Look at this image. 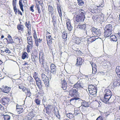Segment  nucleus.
Returning a JSON list of instances; mask_svg holds the SVG:
<instances>
[{"mask_svg":"<svg viewBox=\"0 0 120 120\" xmlns=\"http://www.w3.org/2000/svg\"><path fill=\"white\" fill-rule=\"evenodd\" d=\"M82 11L79 12V14L76 15L74 18L75 20L77 22H82L84 21L85 18L86 12L82 9H80L79 10L80 11Z\"/></svg>","mask_w":120,"mask_h":120,"instance_id":"nucleus-1","label":"nucleus"},{"mask_svg":"<svg viewBox=\"0 0 120 120\" xmlns=\"http://www.w3.org/2000/svg\"><path fill=\"white\" fill-rule=\"evenodd\" d=\"M39 61L40 64L41 65L42 67L44 68V62L45 60L44 59V55L43 52L41 51H40L39 52Z\"/></svg>","mask_w":120,"mask_h":120,"instance_id":"nucleus-2","label":"nucleus"},{"mask_svg":"<svg viewBox=\"0 0 120 120\" xmlns=\"http://www.w3.org/2000/svg\"><path fill=\"white\" fill-rule=\"evenodd\" d=\"M88 89L90 94L93 95L96 94L97 92V88L96 86L90 84L88 86Z\"/></svg>","mask_w":120,"mask_h":120,"instance_id":"nucleus-3","label":"nucleus"},{"mask_svg":"<svg viewBox=\"0 0 120 120\" xmlns=\"http://www.w3.org/2000/svg\"><path fill=\"white\" fill-rule=\"evenodd\" d=\"M79 94L77 89H72L69 91V94L72 97H78Z\"/></svg>","mask_w":120,"mask_h":120,"instance_id":"nucleus-4","label":"nucleus"},{"mask_svg":"<svg viewBox=\"0 0 120 120\" xmlns=\"http://www.w3.org/2000/svg\"><path fill=\"white\" fill-rule=\"evenodd\" d=\"M44 105L45 109L46 112L48 115H49L51 113L52 109L55 108L54 107L51 105H47L46 106L44 104Z\"/></svg>","mask_w":120,"mask_h":120,"instance_id":"nucleus-5","label":"nucleus"},{"mask_svg":"<svg viewBox=\"0 0 120 120\" xmlns=\"http://www.w3.org/2000/svg\"><path fill=\"white\" fill-rule=\"evenodd\" d=\"M25 26L27 28V34L28 35H30L31 34V24L30 21H26L25 23Z\"/></svg>","mask_w":120,"mask_h":120,"instance_id":"nucleus-6","label":"nucleus"},{"mask_svg":"<svg viewBox=\"0 0 120 120\" xmlns=\"http://www.w3.org/2000/svg\"><path fill=\"white\" fill-rule=\"evenodd\" d=\"M112 85L114 87L119 86L120 85V80L117 78H115L112 82Z\"/></svg>","mask_w":120,"mask_h":120,"instance_id":"nucleus-7","label":"nucleus"},{"mask_svg":"<svg viewBox=\"0 0 120 120\" xmlns=\"http://www.w3.org/2000/svg\"><path fill=\"white\" fill-rule=\"evenodd\" d=\"M84 62V60L82 58L78 57L77 59L75 65L77 67H80Z\"/></svg>","mask_w":120,"mask_h":120,"instance_id":"nucleus-8","label":"nucleus"},{"mask_svg":"<svg viewBox=\"0 0 120 120\" xmlns=\"http://www.w3.org/2000/svg\"><path fill=\"white\" fill-rule=\"evenodd\" d=\"M51 72L53 74H55L56 71V66L53 63L51 64L50 65Z\"/></svg>","mask_w":120,"mask_h":120,"instance_id":"nucleus-9","label":"nucleus"},{"mask_svg":"<svg viewBox=\"0 0 120 120\" xmlns=\"http://www.w3.org/2000/svg\"><path fill=\"white\" fill-rule=\"evenodd\" d=\"M74 88H76L77 90L80 88H83L84 86L82 82H80L78 81L74 85Z\"/></svg>","mask_w":120,"mask_h":120,"instance_id":"nucleus-10","label":"nucleus"},{"mask_svg":"<svg viewBox=\"0 0 120 120\" xmlns=\"http://www.w3.org/2000/svg\"><path fill=\"white\" fill-rule=\"evenodd\" d=\"M92 31L93 33L97 35V36H99L101 35V32L100 29L93 27L92 28Z\"/></svg>","mask_w":120,"mask_h":120,"instance_id":"nucleus-11","label":"nucleus"},{"mask_svg":"<svg viewBox=\"0 0 120 120\" xmlns=\"http://www.w3.org/2000/svg\"><path fill=\"white\" fill-rule=\"evenodd\" d=\"M102 65L105 67V68L110 67L112 66V63L108 61H105L102 62Z\"/></svg>","mask_w":120,"mask_h":120,"instance_id":"nucleus-12","label":"nucleus"},{"mask_svg":"<svg viewBox=\"0 0 120 120\" xmlns=\"http://www.w3.org/2000/svg\"><path fill=\"white\" fill-rule=\"evenodd\" d=\"M21 22H20V24H19L17 26V29L18 31L20 33H23L24 31V26L21 24Z\"/></svg>","mask_w":120,"mask_h":120,"instance_id":"nucleus-13","label":"nucleus"},{"mask_svg":"<svg viewBox=\"0 0 120 120\" xmlns=\"http://www.w3.org/2000/svg\"><path fill=\"white\" fill-rule=\"evenodd\" d=\"M9 101V98L3 97L1 99L0 101L3 105H5L8 104Z\"/></svg>","mask_w":120,"mask_h":120,"instance_id":"nucleus-14","label":"nucleus"},{"mask_svg":"<svg viewBox=\"0 0 120 120\" xmlns=\"http://www.w3.org/2000/svg\"><path fill=\"white\" fill-rule=\"evenodd\" d=\"M98 36H92L88 38L87 42L88 44L90 43L98 38Z\"/></svg>","mask_w":120,"mask_h":120,"instance_id":"nucleus-15","label":"nucleus"},{"mask_svg":"<svg viewBox=\"0 0 120 120\" xmlns=\"http://www.w3.org/2000/svg\"><path fill=\"white\" fill-rule=\"evenodd\" d=\"M90 12L91 13L97 15H100V10L98 8L95 9L93 7H92L91 8Z\"/></svg>","mask_w":120,"mask_h":120,"instance_id":"nucleus-16","label":"nucleus"},{"mask_svg":"<svg viewBox=\"0 0 120 120\" xmlns=\"http://www.w3.org/2000/svg\"><path fill=\"white\" fill-rule=\"evenodd\" d=\"M16 109L18 113L20 114L23 112V108L22 106L19 105L17 104L16 105Z\"/></svg>","mask_w":120,"mask_h":120,"instance_id":"nucleus-17","label":"nucleus"},{"mask_svg":"<svg viewBox=\"0 0 120 120\" xmlns=\"http://www.w3.org/2000/svg\"><path fill=\"white\" fill-rule=\"evenodd\" d=\"M66 22L67 28L69 31H71L72 30V28L71 24V21L70 19H67Z\"/></svg>","mask_w":120,"mask_h":120,"instance_id":"nucleus-18","label":"nucleus"},{"mask_svg":"<svg viewBox=\"0 0 120 120\" xmlns=\"http://www.w3.org/2000/svg\"><path fill=\"white\" fill-rule=\"evenodd\" d=\"M34 39L35 45L37 47H38L39 45V43H40L42 41V39L40 38L38 39V37L34 38Z\"/></svg>","mask_w":120,"mask_h":120,"instance_id":"nucleus-19","label":"nucleus"},{"mask_svg":"<svg viewBox=\"0 0 120 120\" xmlns=\"http://www.w3.org/2000/svg\"><path fill=\"white\" fill-rule=\"evenodd\" d=\"M36 84L38 88H41L42 86L41 81L40 78L35 80Z\"/></svg>","mask_w":120,"mask_h":120,"instance_id":"nucleus-20","label":"nucleus"},{"mask_svg":"<svg viewBox=\"0 0 120 120\" xmlns=\"http://www.w3.org/2000/svg\"><path fill=\"white\" fill-rule=\"evenodd\" d=\"M7 38L8 39L5 38V39L7 41L8 43L9 44H12L13 43H14L13 41V40L12 39L11 36L9 34H8Z\"/></svg>","mask_w":120,"mask_h":120,"instance_id":"nucleus-21","label":"nucleus"},{"mask_svg":"<svg viewBox=\"0 0 120 120\" xmlns=\"http://www.w3.org/2000/svg\"><path fill=\"white\" fill-rule=\"evenodd\" d=\"M86 24H81L79 23L77 26V28L82 30H85L86 28Z\"/></svg>","mask_w":120,"mask_h":120,"instance_id":"nucleus-22","label":"nucleus"},{"mask_svg":"<svg viewBox=\"0 0 120 120\" xmlns=\"http://www.w3.org/2000/svg\"><path fill=\"white\" fill-rule=\"evenodd\" d=\"M42 80L44 82L45 86L46 87H48L49 86V79L47 77L43 79Z\"/></svg>","mask_w":120,"mask_h":120,"instance_id":"nucleus-23","label":"nucleus"},{"mask_svg":"<svg viewBox=\"0 0 120 120\" xmlns=\"http://www.w3.org/2000/svg\"><path fill=\"white\" fill-rule=\"evenodd\" d=\"M111 97L110 96L104 95L103 99L102 100L103 102L105 103H107L109 101Z\"/></svg>","mask_w":120,"mask_h":120,"instance_id":"nucleus-24","label":"nucleus"},{"mask_svg":"<svg viewBox=\"0 0 120 120\" xmlns=\"http://www.w3.org/2000/svg\"><path fill=\"white\" fill-rule=\"evenodd\" d=\"M112 25L111 24L107 25L105 28V30L109 31L112 32Z\"/></svg>","mask_w":120,"mask_h":120,"instance_id":"nucleus-25","label":"nucleus"},{"mask_svg":"<svg viewBox=\"0 0 120 120\" xmlns=\"http://www.w3.org/2000/svg\"><path fill=\"white\" fill-rule=\"evenodd\" d=\"M11 89L10 87L6 86L3 88L2 91L4 93H8L9 92Z\"/></svg>","mask_w":120,"mask_h":120,"instance_id":"nucleus-26","label":"nucleus"},{"mask_svg":"<svg viewBox=\"0 0 120 120\" xmlns=\"http://www.w3.org/2000/svg\"><path fill=\"white\" fill-rule=\"evenodd\" d=\"M46 41H52V37L51 34L48 31L46 33Z\"/></svg>","mask_w":120,"mask_h":120,"instance_id":"nucleus-27","label":"nucleus"},{"mask_svg":"<svg viewBox=\"0 0 120 120\" xmlns=\"http://www.w3.org/2000/svg\"><path fill=\"white\" fill-rule=\"evenodd\" d=\"M48 10L49 14H50L51 15H53L54 9L50 5L48 6Z\"/></svg>","mask_w":120,"mask_h":120,"instance_id":"nucleus-28","label":"nucleus"},{"mask_svg":"<svg viewBox=\"0 0 120 120\" xmlns=\"http://www.w3.org/2000/svg\"><path fill=\"white\" fill-rule=\"evenodd\" d=\"M51 17L52 19V22L53 24V25L54 26H55V25H56V17L54 16L53 15H52Z\"/></svg>","mask_w":120,"mask_h":120,"instance_id":"nucleus-29","label":"nucleus"},{"mask_svg":"<svg viewBox=\"0 0 120 120\" xmlns=\"http://www.w3.org/2000/svg\"><path fill=\"white\" fill-rule=\"evenodd\" d=\"M72 42L75 43L79 44L81 42L80 38L78 37H75L72 40Z\"/></svg>","mask_w":120,"mask_h":120,"instance_id":"nucleus-30","label":"nucleus"},{"mask_svg":"<svg viewBox=\"0 0 120 120\" xmlns=\"http://www.w3.org/2000/svg\"><path fill=\"white\" fill-rule=\"evenodd\" d=\"M62 38H63L64 39V42H66L67 40V33H66V31H64L62 34Z\"/></svg>","mask_w":120,"mask_h":120,"instance_id":"nucleus-31","label":"nucleus"},{"mask_svg":"<svg viewBox=\"0 0 120 120\" xmlns=\"http://www.w3.org/2000/svg\"><path fill=\"white\" fill-rule=\"evenodd\" d=\"M104 35L105 37H108L112 33V32L109 31L105 30Z\"/></svg>","mask_w":120,"mask_h":120,"instance_id":"nucleus-32","label":"nucleus"},{"mask_svg":"<svg viewBox=\"0 0 120 120\" xmlns=\"http://www.w3.org/2000/svg\"><path fill=\"white\" fill-rule=\"evenodd\" d=\"M17 2V0H12V5L13 8V9L15 12L16 14L17 13V8H16V4Z\"/></svg>","mask_w":120,"mask_h":120,"instance_id":"nucleus-33","label":"nucleus"},{"mask_svg":"<svg viewBox=\"0 0 120 120\" xmlns=\"http://www.w3.org/2000/svg\"><path fill=\"white\" fill-rule=\"evenodd\" d=\"M14 43L17 45H19L20 44L21 39L18 37H16L14 38Z\"/></svg>","mask_w":120,"mask_h":120,"instance_id":"nucleus-34","label":"nucleus"},{"mask_svg":"<svg viewBox=\"0 0 120 120\" xmlns=\"http://www.w3.org/2000/svg\"><path fill=\"white\" fill-rule=\"evenodd\" d=\"M28 45H27V47L26 48V49L27 52H29L30 51V50L33 47V44H28Z\"/></svg>","mask_w":120,"mask_h":120,"instance_id":"nucleus-35","label":"nucleus"},{"mask_svg":"<svg viewBox=\"0 0 120 120\" xmlns=\"http://www.w3.org/2000/svg\"><path fill=\"white\" fill-rule=\"evenodd\" d=\"M57 8L59 16L60 17H61L62 15L61 10V6L60 4H57Z\"/></svg>","mask_w":120,"mask_h":120,"instance_id":"nucleus-36","label":"nucleus"},{"mask_svg":"<svg viewBox=\"0 0 120 120\" xmlns=\"http://www.w3.org/2000/svg\"><path fill=\"white\" fill-rule=\"evenodd\" d=\"M47 41V43L48 46L50 50H52V41Z\"/></svg>","mask_w":120,"mask_h":120,"instance_id":"nucleus-37","label":"nucleus"},{"mask_svg":"<svg viewBox=\"0 0 120 120\" xmlns=\"http://www.w3.org/2000/svg\"><path fill=\"white\" fill-rule=\"evenodd\" d=\"M34 116V114L33 111L30 112L28 114V118L29 119H31L33 118Z\"/></svg>","mask_w":120,"mask_h":120,"instance_id":"nucleus-38","label":"nucleus"},{"mask_svg":"<svg viewBox=\"0 0 120 120\" xmlns=\"http://www.w3.org/2000/svg\"><path fill=\"white\" fill-rule=\"evenodd\" d=\"M27 43L28 44H33V42L32 37L29 36L27 38Z\"/></svg>","mask_w":120,"mask_h":120,"instance_id":"nucleus-39","label":"nucleus"},{"mask_svg":"<svg viewBox=\"0 0 120 120\" xmlns=\"http://www.w3.org/2000/svg\"><path fill=\"white\" fill-rule=\"evenodd\" d=\"M105 95L111 97L112 95L111 91L109 89H106L105 91Z\"/></svg>","mask_w":120,"mask_h":120,"instance_id":"nucleus-40","label":"nucleus"},{"mask_svg":"<svg viewBox=\"0 0 120 120\" xmlns=\"http://www.w3.org/2000/svg\"><path fill=\"white\" fill-rule=\"evenodd\" d=\"M116 71L118 76L120 77V66H117L116 67Z\"/></svg>","mask_w":120,"mask_h":120,"instance_id":"nucleus-41","label":"nucleus"},{"mask_svg":"<svg viewBox=\"0 0 120 120\" xmlns=\"http://www.w3.org/2000/svg\"><path fill=\"white\" fill-rule=\"evenodd\" d=\"M38 56L31 55V59L33 62H36L38 60Z\"/></svg>","mask_w":120,"mask_h":120,"instance_id":"nucleus-42","label":"nucleus"},{"mask_svg":"<svg viewBox=\"0 0 120 120\" xmlns=\"http://www.w3.org/2000/svg\"><path fill=\"white\" fill-rule=\"evenodd\" d=\"M82 105L83 106L85 107H89L90 106V102L84 101L82 102Z\"/></svg>","mask_w":120,"mask_h":120,"instance_id":"nucleus-43","label":"nucleus"},{"mask_svg":"<svg viewBox=\"0 0 120 120\" xmlns=\"http://www.w3.org/2000/svg\"><path fill=\"white\" fill-rule=\"evenodd\" d=\"M66 115L67 117L70 119H74V114H73L71 113H67L66 114Z\"/></svg>","mask_w":120,"mask_h":120,"instance_id":"nucleus-44","label":"nucleus"},{"mask_svg":"<svg viewBox=\"0 0 120 120\" xmlns=\"http://www.w3.org/2000/svg\"><path fill=\"white\" fill-rule=\"evenodd\" d=\"M25 93L27 96L28 97H30L31 95L29 89H27L26 92H25Z\"/></svg>","mask_w":120,"mask_h":120,"instance_id":"nucleus-45","label":"nucleus"},{"mask_svg":"<svg viewBox=\"0 0 120 120\" xmlns=\"http://www.w3.org/2000/svg\"><path fill=\"white\" fill-rule=\"evenodd\" d=\"M22 0H19V4L21 9L22 12H23L24 11V9L23 8V6L22 3Z\"/></svg>","mask_w":120,"mask_h":120,"instance_id":"nucleus-46","label":"nucleus"},{"mask_svg":"<svg viewBox=\"0 0 120 120\" xmlns=\"http://www.w3.org/2000/svg\"><path fill=\"white\" fill-rule=\"evenodd\" d=\"M28 54L26 52L22 53V58L23 60L25 59L26 58H27Z\"/></svg>","mask_w":120,"mask_h":120,"instance_id":"nucleus-47","label":"nucleus"},{"mask_svg":"<svg viewBox=\"0 0 120 120\" xmlns=\"http://www.w3.org/2000/svg\"><path fill=\"white\" fill-rule=\"evenodd\" d=\"M111 40L112 41H116L117 40L116 37L115 35H112L110 37Z\"/></svg>","mask_w":120,"mask_h":120,"instance_id":"nucleus-48","label":"nucleus"},{"mask_svg":"<svg viewBox=\"0 0 120 120\" xmlns=\"http://www.w3.org/2000/svg\"><path fill=\"white\" fill-rule=\"evenodd\" d=\"M99 15H94L93 16L92 18L94 21L97 20L99 18Z\"/></svg>","mask_w":120,"mask_h":120,"instance_id":"nucleus-49","label":"nucleus"},{"mask_svg":"<svg viewBox=\"0 0 120 120\" xmlns=\"http://www.w3.org/2000/svg\"><path fill=\"white\" fill-rule=\"evenodd\" d=\"M27 80L30 84H31V83H32L33 82H34L33 78L31 76H28L27 78Z\"/></svg>","mask_w":120,"mask_h":120,"instance_id":"nucleus-50","label":"nucleus"},{"mask_svg":"<svg viewBox=\"0 0 120 120\" xmlns=\"http://www.w3.org/2000/svg\"><path fill=\"white\" fill-rule=\"evenodd\" d=\"M38 52L36 49H34L31 54V55L38 56Z\"/></svg>","mask_w":120,"mask_h":120,"instance_id":"nucleus-51","label":"nucleus"},{"mask_svg":"<svg viewBox=\"0 0 120 120\" xmlns=\"http://www.w3.org/2000/svg\"><path fill=\"white\" fill-rule=\"evenodd\" d=\"M78 5L79 6H82L84 4V2L82 0H77Z\"/></svg>","mask_w":120,"mask_h":120,"instance_id":"nucleus-52","label":"nucleus"},{"mask_svg":"<svg viewBox=\"0 0 120 120\" xmlns=\"http://www.w3.org/2000/svg\"><path fill=\"white\" fill-rule=\"evenodd\" d=\"M32 32L33 33V36L34 38H37L36 32L34 29H32Z\"/></svg>","mask_w":120,"mask_h":120,"instance_id":"nucleus-53","label":"nucleus"},{"mask_svg":"<svg viewBox=\"0 0 120 120\" xmlns=\"http://www.w3.org/2000/svg\"><path fill=\"white\" fill-rule=\"evenodd\" d=\"M3 116L4 120H9L10 119V116L8 115H4Z\"/></svg>","mask_w":120,"mask_h":120,"instance_id":"nucleus-54","label":"nucleus"},{"mask_svg":"<svg viewBox=\"0 0 120 120\" xmlns=\"http://www.w3.org/2000/svg\"><path fill=\"white\" fill-rule=\"evenodd\" d=\"M109 115L108 112H105L102 113L101 116L103 117H106Z\"/></svg>","mask_w":120,"mask_h":120,"instance_id":"nucleus-55","label":"nucleus"},{"mask_svg":"<svg viewBox=\"0 0 120 120\" xmlns=\"http://www.w3.org/2000/svg\"><path fill=\"white\" fill-rule=\"evenodd\" d=\"M36 7L37 8L38 10V11L39 13H40L41 12V10L39 4H38V3L36 2Z\"/></svg>","mask_w":120,"mask_h":120,"instance_id":"nucleus-56","label":"nucleus"},{"mask_svg":"<svg viewBox=\"0 0 120 120\" xmlns=\"http://www.w3.org/2000/svg\"><path fill=\"white\" fill-rule=\"evenodd\" d=\"M33 77L35 80L39 78L38 77V73L36 72H34L33 75Z\"/></svg>","mask_w":120,"mask_h":120,"instance_id":"nucleus-57","label":"nucleus"},{"mask_svg":"<svg viewBox=\"0 0 120 120\" xmlns=\"http://www.w3.org/2000/svg\"><path fill=\"white\" fill-rule=\"evenodd\" d=\"M34 101L37 105H39L40 104V101L39 99L38 98L36 99Z\"/></svg>","mask_w":120,"mask_h":120,"instance_id":"nucleus-58","label":"nucleus"},{"mask_svg":"<svg viewBox=\"0 0 120 120\" xmlns=\"http://www.w3.org/2000/svg\"><path fill=\"white\" fill-rule=\"evenodd\" d=\"M36 2L38 3V4H39V5H40L42 7V5L43 4L42 1L41 0H38L37 1H35L36 3Z\"/></svg>","mask_w":120,"mask_h":120,"instance_id":"nucleus-59","label":"nucleus"},{"mask_svg":"<svg viewBox=\"0 0 120 120\" xmlns=\"http://www.w3.org/2000/svg\"><path fill=\"white\" fill-rule=\"evenodd\" d=\"M67 87V84H65L62 86L61 87L64 90H66V91H68V90H66Z\"/></svg>","mask_w":120,"mask_h":120,"instance_id":"nucleus-60","label":"nucleus"},{"mask_svg":"<svg viewBox=\"0 0 120 120\" xmlns=\"http://www.w3.org/2000/svg\"><path fill=\"white\" fill-rule=\"evenodd\" d=\"M61 84L62 86L65 84H67V83L65 79H64L63 80L61 81Z\"/></svg>","mask_w":120,"mask_h":120,"instance_id":"nucleus-61","label":"nucleus"},{"mask_svg":"<svg viewBox=\"0 0 120 120\" xmlns=\"http://www.w3.org/2000/svg\"><path fill=\"white\" fill-rule=\"evenodd\" d=\"M41 77L42 80L45 78L46 77H47V76L44 73H43L41 74Z\"/></svg>","mask_w":120,"mask_h":120,"instance_id":"nucleus-62","label":"nucleus"},{"mask_svg":"<svg viewBox=\"0 0 120 120\" xmlns=\"http://www.w3.org/2000/svg\"><path fill=\"white\" fill-rule=\"evenodd\" d=\"M42 87H41V88H38L39 89V94H43L44 93L43 90V89L42 88Z\"/></svg>","mask_w":120,"mask_h":120,"instance_id":"nucleus-63","label":"nucleus"},{"mask_svg":"<svg viewBox=\"0 0 120 120\" xmlns=\"http://www.w3.org/2000/svg\"><path fill=\"white\" fill-rule=\"evenodd\" d=\"M90 64H91L92 68H97V66L94 63H93L92 62L90 63Z\"/></svg>","mask_w":120,"mask_h":120,"instance_id":"nucleus-64","label":"nucleus"}]
</instances>
